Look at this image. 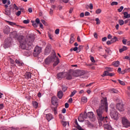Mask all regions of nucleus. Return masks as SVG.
<instances>
[{"label":"nucleus","instance_id":"f257e3e1","mask_svg":"<svg viewBox=\"0 0 130 130\" xmlns=\"http://www.w3.org/2000/svg\"><path fill=\"white\" fill-rule=\"evenodd\" d=\"M96 114L98 115V119L99 120V122L101 123H105V122H107V119H108V117L107 116L104 117L103 116V112H104V110L99 108L96 110Z\"/></svg>","mask_w":130,"mask_h":130},{"label":"nucleus","instance_id":"f03ea898","mask_svg":"<svg viewBox=\"0 0 130 130\" xmlns=\"http://www.w3.org/2000/svg\"><path fill=\"white\" fill-rule=\"evenodd\" d=\"M53 62V67H56V66L59 63V59L58 57H56L55 55H54L53 57H49L45 60L46 64H49L50 62Z\"/></svg>","mask_w":130,"mask_h":130},{"label":"nucleus","instance_id":"7ed1b4c3","mask_svg":"<svg viewBox=\"0 0 130 130\" xmlns=\"http://www.w3.org/2000/svg\"><path fill=\"white\" fill-rule=\"evenodd\" d=\"M101 109H103L106 111V112H108V103H107V98H104L103 99L101 100V104L99 105V107Z\"/></svg>","mask_w":130,"mask_h":130},{"label":"nucleus","instance_id":"20e7f679","mask_svg":"<svg viewBox=\"0 0 130 130\" xmlns=\"http://www.w3.org/2000/svg\"><path fill=\"white\" fill-rule=\"evenodd\" d=\"M75 71L73 70H70L68 72H64V78L66 77L67 80H72L73 79V76H76L75 75Z\"/></svg>","mask_w":130,"mask_h":130},{"label":"nucleus","instance_id":"39448f33","mask_svg":"<svg viewBox=\"0 0 130 130\" xmlns=\"http://www.w3.org/2000/svg\"><path fill=\"white\" fill-rule=\"evenodd\" d=\"M18 41L22 49H27V42L26 41V39L21 38L18 39Z\"/></svg>","mask_w":130,"mask_h":130},{"label":"nucleus","instance_id":"423d86ee","mask_svg":"<svg viewBox=\"0 0 130 130\" xmlns=\"http://www.w3.org/2000/svg\"><path fill=\"white\" fill-rule=\"evenodd\" d=\"M121 122L123 127H125L126 128H127L130 127V121L125 117H123L122 118Z\"/></svg>","mask_w":130,"mask_h":130},{"label":"nucleus","instance_id":"0eeeda50","mask_svg":"<svg viewBox=\"0 0 130 130\" xmlns=\"http://www.w3.org/2000/svg\"><path fill=\"white\" fill-rule=\"evenodd\" d=\"M12 43V38H8L7 39L5 40V41L4 42V47L5 48H8V47H10L11 46V44Z\"/></svg>","mask_w":130,"mask_h":130},{"label":"nucleus","instance_id":"6e6552de","mask_svg":"<svg viewBox=\"0 0 130 130\" xmlns=\"http://www.w3.org/2000/svg\"><path fill=\"white\" fill-rule=\"evenodd\" d=\"M87 117L89 118L90 121H95L96 117L92 112H89L87 113Z\"/></svg>","mask_w":130,"mask_h":130},{"label":"nucleus","instance_id":"1a4fd4ad","mask_svg":"<svg viewBox=\"0 0 130 130\" xmlns=\"http://www.w3.org/2000/svg\"><path fill=\"white\" fill-rule=\"evenodd\" d=\"M110 116L113 119L117 120L118 119V114L115 111H111L110 113Z\"/></svg>","mask_w":130,"mask_h":130},{"label":"nucleus","instance_id":"9d476101","mask_svg":"<svg viewBox=\"0 0 130 130\" xmlns=\"http://www.w3.org/2000/svg\"><path fill=\"white\" fill-rule=\"evenodd\" d=\"M74 72L76 74L74 77H79L80 76H85L86 75V72L84 70H77Z\"/></svg>","mask_w":130,"mask_h":130},{"label":"nucleus","instance_id":"9b49d317","mask_svg":"<svg viewBox=\"0 0 130 130\" xmlns=\"http://www.w3.org/2000/svg\"><path fill=\"white\" fill-rule=\"evenodd\" d=\"M41 53V48L36 46L34 49V56H37Z\"/></svg>","mask_w":130,"mask_h":130},{"label":"nucleus","instance_id":"f8f14e48","mask_svg":"<svg viewBox=\"0 0 130 130\" xmlns=\"http://www.w3.org/2000/svg\"><path fill=\"white\" fill-rule=\"evenodd\" d=\"M34 40H35V39H34V36H29L28 38V44L27 45L28 46H32L33 45V42H34Z\"/></svg>","mask_w":130,"mask_h":130},{"label":"nucleus","instance_id":"ddd939ff","mask_svg":"<svg viewBox=\"0 0 130 130\" xmlns=\"http://www.w3.org/2000/svg\"><path fill=\"white\" fill-rule=\"evenodd\" d=\"M116 108L119 111H124V107H123V104L122 103H118L116 105Z\"/></svg>","mask_w":130,"mask_h":130},{"label":"nucleus","instance_id":"4468645a","mask_svg":"<svg viewBox=\"0 0 130 130\" xmlns=\"http://www.w3.org/2000/svg\"><path fill=\"white\" fill-rule=\"evenodd\" d=\"M58 99H57V98L56 96H53L51 99V102L52 104L53 105H57L58 104Z\"/></svg>","mask_w":130,"mask_h":130},{"label":"nucleus","instance_id":"2eb2a0df","mask_svg":"<svg viewBox=\"0 0 130 130\" xmlns=\"http://www.w3.org/2000/svg\"><path fill=\"white\" fill-rule=\"evenodd\" d=\"M99 123L101 125L103 124L104 128H106V129L112 130V127L111 126V125L106 124V123L104 124V123H103V124H102V123L99 122Z\"/></svg>","mask_w":130,"mask_h":130},{"label":"nucleus","instance_id":"dca6fc26","mask_svg":"<svg viewBox=\"0 0 130 130\" xmlns=\"http://www.w3.org/2000/svg\"><path fill=\"white\" fill-rule=\"evenodd\" d=\"M115 75V73H108L107 72H104L103 76L104 77H105L106 76H108L109 77H113V76Z\"/></svg>","mask_w":130,"mask_h":130},{"label":"nucleus","instance_id":"f3484780","mask_svg":"<svg viewBox=\"0 0 130 130\" xmlns=\"http://www.w3.org/2000/svg\"><path fill=\"white\" fill-rule=\"evenodd\" d=\"M50 51H51V48H50V47L47 46L45 49V54L48 55L49 53H50Z\"/></svg>","mask_w":130,"mask_h":130},{"label":"nucleus","instance_id":"a211bd4d","mask_svg":"<svg viewBox=\"0 0 130 130\" xmlns=\"http://www.w3.org/2000/svg\"><path fill=\"white\" fill-rule=\"evenodd\" d=\"M58 79L64 78V72H60L57 75Z\"/></svg>","mask_w":130,"mask_h":130},{"label":"nucleus","instance_id":"6ab92c4d","mask_svg":"<svg viewBox=\"0 0 130 130\" xmlns=\"http://www.w3.org/2000/svg\"><path fill=\"white\" fill-rule=\"evenodd\" d=\"M10 27L9 26H6L3 30L5 34H9L10 33Z\"/></svg>","mask_w":130,"mask_h":130},{"label":"nucleus","instance_id":"aec40b11","mask_svg":"<svg viewBox=\"0 0 130 130\" xmlns=\"http://www.w3.org/2000/svg\"><path fill=\"white\" fill-rule=\"evenodd\" d=\"M57 96L59 98V99H62V97L63 96V92H62V91L60 90L58 92Z\"/></svg>","mask_w":130,"mask_h":130},{"label":"nucleus","instance_id":"412c9836","mask_svg":"<svg viewBox=\"0 0 130 130\" xmlns=\"http://www.w3.org/2000/svg\"><path fill=\"white\" fill-rule=\"evenodd\" d=\"M46 118H47L48 121H50L53 118V116L51 114H48L46 115Z\"/></svg>","mask_w":130,"mask_h":130},{"label":"nucleus","instance_id":"4be33fe9","mask_svg":"<svg viewBox=\"0 0 130 130\" xmlns=\"http://www.w3.org/2000/svg\"><path fill=\"white\" fill-rule=\"evenodd\" d=\"M15 62L19 67H23V66H24V63H23L22 61H20V60L16 59Z\"/></svg>","mask_w":130,"mask_h":130},{"label":"nucleus","instance_id":"5701e85b","mask_svg":"<svg viewBox=\"0 0 130 130\" xmlns=\"http://www.w3.org/2000/svg\"><path fill=\"white\" fill-rule=\"evenodd\" d=\"M11 36L13 38H17L18 37V32L16 31H13L11 32Z\"/></svg>","mask_w":130,"mask_h":130},{"label":"nucleus","instance_id":"b1692460","mask_svg":"<svg viewBox=\"0 0 130 130\" xmlns=\"http://www.w3.org/2000/svg\"><path fill=\"white\" fill-rule=\"evenodd\" d=\"M75 35L74 34H72L71 35V38H70V43L72 44V43H74L75 42Z\"/></svg>","mask_w":130,"mask_h":130},{"label":"nucleus","instance_id":"393cba45","mask_svg":"<svg viewBox=\"0 0 130 130\" xmlns=\"http://www.w3.org/2000/svg\"><path fill=\"white\" fill-rule=\"evenodd\" d=\"M6 22L9 24V25H10V26H17V27L19 26V25H17L16 24V23L15 22H11V21H8V20H6Z\"/></svg>","mask_w":130,"mask_h":130},{"label":"nucleus","instance_id":"a878e982","mask_svg":"<svg viewBox=\"0 0 130 130\" xmlns=\"http://www.w3.org/2000/svg\"><path fill=\"white\" fill-rule=\"evenodd\" d=\"M24 77L25 78V79H31V77H32V76L31 75V73L30 72H26L24 75Z\"/></svg>","mask_w":130,"mask_h":130},{"label":"nucleus","instance_id":"bb28decb","mask_svg":"<svg viewBox=\"0 0 130 130\" xmlns=\"http://www.w3.org/2000/svg\"><path fill=\"white\" fill-rule=\"evenodd\" d=\"M112 65L114 66V67H117L119 66V61H116L112 62Z\"/></svg>","mask_w":130,"mask_h":130},{"label":"nucleus","instance_id":"cd10ccee","mask_svg":"<svg viewBox=\"0 0 130 130\" xmlns=\"http://www.w3.org/2000/svg\"><path fill=\"white\" fill-rule=\"evenodd\" d=\"M85 124H86V125H88V126H90V127H93V126H94V125L91 124V123H90L88 120L85 121Z\"/></svg>","mask_w":130,"mask_h":130},{"label":"nucleus","instance_id":"c85d7f7f","mask_svg":"<svg viewBox=\"0 0 130 130\" xmlns=\"http://www.w3.org/2000/svg\"><path fill=\"white\" fill-rule=\"evenodd\" d=\"M124 17L126 19H127L128 18H130V14H128L127 12H125L123 13Z\"/></svg>","mask_w":130,"mask_h":130},{"label":"nucleus","instance_id":"c756f323","mask_svg":"<svg viewBox=\"0 0 130 130\" xmlns=\"http://www.w3.org/2000/svg\"><path fill=\"white\" fill-rule=\"evenodd\" d=\"M5 14L7 16H10V15H11V11L8 10V9H6Z\"/></svg>","mask_w":130,"mask_h":130},{"label":"nucleus","instance_id":"7c9ffc66","mask_svg":"<svg viewBox=\"0 0 130 130\" xmlns=\"http://www.w3.org/2000/svg\"><path fill=\"white\" fill-rule=\"evenodd\" d=\"M32 105L35 108H37L38 107V103L36 101L32 102Z\"/></svg>","mask_w":130,"mask_h":130},{"label":"nucleus","instance_id":"2f4dec72","mask_svg":"<svg viewBox=\"0 0 130 130\" xmlns=\"http://www.w3.org/2000/svg\"><path fill=\"white\" fill-rule=\"evenodd\" d=\"M81 101L82 102H84V103H86L88 101V100L87 99V98L86 96H83L81 98Z\"/></svg>","mask_w":130,"mask_h":130},{"label":"nucleus","instance_id":"473e14b6","mask_svg":"<svg viewBox=\"0 0 130 130\" xmlns=\"http://www.w3.org/2000/svg\"><path fill=\"white\" fill-rule=\"evenodd\" d=\"M118 39L116 37H114L111 40V41L112 43H114V42H116L117 41Z\"/></svg>","mask_w":130,"mask_h":130},{"label":"nucleus","instance_id":"72a5a7b5","mask_svg":"<svg viewBox=\"0 0 130 130\" xmlns=\"http://www.w3.org/2000/svg\"><path fill=\"white\" fill-rule=\"evenodd\" d=\"M78 119L80 122H83V121H84V118L81 115L78 117Z\"/></svg>","mask_w":130,"mask_h":130},{"label":"nucleus","instance_id":"f704fd0d","mask_svg":"<svg viewBox=\"0 0 130 130\" xmlns=\"http://www.w3.org/2000/svg\"><path fill=\"white\" fill-rule=\"evenodd\" d=\"M61 87L63 92H66L67 90H68V87H67L66 85H62Z\"/></svg>","mask_w":130,"mask_h":130},{"label":"nucleus","instance_id":"c9c22d12","mask_svg":"<svg viewBox=\"0 0 130 130\" xmlns=\"http://www.w3.org/2000/svg\"><path fill=\"white\" fill-rule=\"evenodd\" d=\"M106 70H107V71L105 72H107L108 74H109L110 72H112V68H111L106 67Z\"/></svg>","mask_w":130,"mask_h":130},{"label":"nucleus","instance_id":"e433bc0d","mask_svg":"<svg viewBox=\"0 0 130 130\" xmlns=\"http://www.w3.org/2000/svg\"><path fill=\"white\" fill-rule=\"evenodd\" d=\"M30 22L31 23H32V26H34L35 28H37L38 25H37V23L35 22V21L31 20Z\"/></svg>","mask_w":130,"mask_h":130},{"label":"nucleus","instance_id":"4c0bfd02","mask_svg":"<svg viewBox=\"0 0 130 130\" xmlns=\"http://www.w3.org/2000/svg\"><path fill=\"white\" fill-rule=\"evenodd\" d=\"M52 109L53 110V111H54V114H57V107H54V108H52Z\"/></svg>","mask_w":130,"mask_h":130},{"label":"nucleus","instance_id":"58836bf2","mask_svg":"<svg viewBox=\"0 0 130 130\" xmlns=\"http://www.w3.org/2000/svg\"><path fill=\"white\" fill-rule=\"evenodd\" d=\"M78 48V51H77V53H78V52H80V51H81V50H82V49H83V48H84V46H83V45H80Z\"/></svg>","mask_w":130,"mask_h":130},{"label":"nucleus","instance_id":"ea45409f","mask_svg":"<svg viewBox=\"0 0 130 130\" xmlns=\"http://www.w3.org/2000/svg\"><path fill=\"white\" fill-rule=\"evenodd\" d=\"M112 93H115V94H117V93H118V90H117V89H114V88H113L111 90Z\"/></svg>","mask_w":130,"mask_h":130},{"label":"nucleus","instance_id":"a19ab883","mask_svg":"<svg viewBox=\"0 0 130 130\" xmlns=\"http://www.w3.org/2000/svg\"><path fill=\"white\" fill-rule=\"evenodd\" d=\"M118 23L120 26H122L124 24V21L123 20L120 19L118 21Z\"/></svg>","mask_w":130,"mask_h":130},{"label":"nucleus","instance_id":"79ce46f5","mask_svg":"<svg viewBox=\"0 0 130 130\" xmlns=\"http://www.w3.org/2000/svg\"><path fill=\"white\" fill-rule=\"evenodd\" d=\"M81 115L83 118V119L87 118V117H88V113H84L83 114H82Z\"/></svg>","mask_w":130,"mask_h":130},{"label":"nucleus","instance_id":"37998d69","mask_svg":"<svg viewBox=\"0 0 130 130\" xmlns=\"http://www.w3.org/2000/svg\"><path fill=\"white\" fill-rule=\"evenodd\" d=\"M9 61L11 64H15V61L12 58H9Z\"/></svg>","mask_w":130,"mask_h":130},{"label":"nucleus","instance_id":"c03bdc74","mask_svg":"<svg viewBox=\"0 0 130 130\" xmlns=\"http://www.w3.org/2000/svg\"><path fill=\"white\" fill-rule=\"evenodd\" d=\"M106 52H107V53H108V54H110V53H111V50H110V48H108L105 50Z\"/></svg>","mask_w":130,"mask_h":130},{"label":"nucleus","instance_id":"a18cd8bd","mask_svg":"<svg viewBox=\"0 0 130 130\" xmlns=\"http://www.w3.org/2000/svg\"><path fill=\"white\" fill-rule=\"evenodd\" d=\"M74 122L75 123L76 125H77V128L78 129L79 128V126H80V125H79V123H78V120H77V119H76L74 121Z\"/></svg>","mask_w":130,"mask_h":130},{"label":"nucleus","instance_id":"49530a36","mask_svg":"<svg viewBox=\"0 0 130 130\" xmlns=\"http://www.w3.org/2000/svg\"><path fill=\"white\" fill-rule=\"evenodd\" d=\"M119 84H120V85H122V86H124V85H125V83H124V82L118 79V80Z\"/></svg>","mask_w":130,"mask_h":130},{"label":"nucleus","instance_id":"de8ad7c7","mask_svg":"<svg viewBox=\"0 0 130 130\" xmlns=\"http://www.w3.org/2000/svg\"><path fill=\"white\" fill-rule=\"evenodd\" d=\"M95 21L96 22V25H100L101 21L99 20V18L95 19Z\"/></svg>","mask_w":130,"mask_h":130},{"label":"nucleus","instance_id":"09e8293b","mask_svg":"<svg viewBox=\"0 0 130 130\" xmlns=\"http://www.w3.org/2000/svg\"><path fill=\"white\" fill-rule=\"evenodd\" d=\"M23 23L24 24H29V23H30V20L29 19L24 20H23Z\"/></svg>","mask_w":130,"mask_h":130},{"label":"nucleus","instance_id":"8fccbe9b","mask_svg":"<svg viewBox=\"0 0 130 130\" xmlns=\"http://www.w3.org/2000/svg\"><path fill=\"white\" fill-rule=\"evenodd\" d=\"M123 10V6H121L119 9H118V12H119V13H120Z\"/></svg>","mask_w":130,"mask_h":130},{"label":"nucleus","instance_id":"3c124183","mask_svg":"<svg viewBox=\"0 0 130 130\" xmlns=\"http://www.w3.org/2000/svg\"><path fill=\"white\" fill-rule=\"evenodd\" d=\"M77 93V91L76 90H74L72 93L70 95V97H73L75 94Z\"/></svg>","mask_w":130,"mask_h":130},{"label":"nucleus","instance_id":"603ef678","mask_svg":"<svg viewBox=\"0 0 130 130\" xmlns=\"http://www.w3.org/2000/svg\"><path fill=\"white\" fill-rule=\"evenodd\" d=\"M111 5L112 6H117V5H118V3L116 2H112V3L111 4Z\"/></svg>","mask_w":130,"mask_h":130},{"label":"nucleus","instance_id":"864d4df0","mask_svg":"<svg viewBox=\"0 0 130 130\" xmlns=\"http://www.w3.org/2000/svg\"><path fill=\"white\" fill-rule=\"evenodd\" d=\"M101 12H102L101 9H98V10H96L95 13H96V14H100L101 13Z\"/></svg>","mask_w":130,"mask_h":130},{"label":"nucleus","instance_id":"5fc2aeb1","mask_svg":"<svg viewBox=\"0 0 130 130\" xmlns=\"http://www.w3.org/2000/svg\"><path fill=\"white\" fill-rule=\"evenodd\" d=\"M61 124L63 125V126H64V127L67 126V122L62 121L61 122Z\"/></svg>","mask_w":130,"mask_h":130},{"label":"nucleus","instance_id":"6e6d98bb","mask_svg":"<svg viewBox=\"0 0 130 130\" xmlns=\"http://www.w3.org/2000/svg\"><path fill=\"white\" fill-rule=\"evenodd\" d=\"M127 72V70L125 69L124 70H122L121 72V74L122 75H124V74H125V73Z\"/></svg>","mask_w":130,"mask_h":130},{"label":"nucleus","instance_id":"4d7b16f0","mask_svg":"<svg viewBox=\"0 0 130 130\" xmlns=\"http://www.w3.org/2000/svg\"><path fill=\"white\" fill-rule=\"evenodd\" d=\"M21 11H18L16 13V16H17V17H19V16H20V15H21Z\"/></svg>","mask_w":130,"mask_h":130},{"label":"nucleus","instance_id":"13d9d810","mask_svg":"<svg viewBox=\"0 0 130 130\" xmlns=\"http://www.w3.org/2000/svg\"><path fill=\"white\" fill-rule=\"evenodd\" d=\"M90 60L92 62H95V59H94V57L93 56L90 57Z\"/></svg>","mask_w":130,"mask_h":130},{"label":"nucleus","instance_id":"bf43d9fd","mask_svg":"<svg viewBox=\"0 0 130 130\" xmlns=\"http://www.w3.org/2000/svg\"><path fill=\"white\" fill-rule=\"evenodd\" d=\"M55 34L56 35L59 34V29L57 28L55 30Z\"/></svg>","mask_w":130,"mask_h":130},{"label":"nucleus","instance_id":"052dcab7","mask_svg":"<svg viewBox=\"0 0 130 130\" xmlns=\"http://www.w3.org/2000/svg\"><path fill=\"white\" fill-rule=\"evenodd\" d=\"M36 22L37 23V24H40V20L39 19V18L36 19Z\"/></svg>","mask_w":130,"mask_h":130},{"label":"nucleus","instance_id":"680f3d73","mask_svg":"<svg viewBox=\"0 0 130 130\" xmlns=\"http://www.w3.org/2000/svg\"><path fill=\"white\" fill-rule=\"evenodd\" d=\"M14 9L17 10H19L18 7L17 6V5H16L15 4H14Z\"/></svg>","mask_w":130,"mask_h":130},{"label":"nucleus","instance_id":"e2e57ef3","mask_svg":"<svg viewBox=\"0 0 130 130\" xmlns=\"http://www.w3.org/2000/svg\"><path fill=\"white\" fill-rule=\"evenodd\" d=\"M126 41H127V40L126 39H124L122 40V43L123 44H124V45H125L126 44Z\"/></svg>","mask_w":130,"mask_h":130},{"label":"nucleus","instance_id":"0e129e2a","mask_svg":"<svg viewBox=\"0 0 130 130\" xmlns=\"http://www.w3.org/2000/svg\"><path fill=\"white\" fill-rule=\"evenodd\" d=\"M107 44L108 45H110V44H112V42H111V41H108L107 42Z\"/></svg>","mask_w":130,"mask_h":130},{"label":"nucleus","instance_id":"69168bd1","mask_svg":"<svg viewBox=\"0 0 130 130\" xmlns=\"http://www.w3.org/2000/svg\"><path fill=\"white\" fill-rule=\"evenodd\" d=\"M89 7L90 10H93V4H92L91 3L90 4Z\"/></svg>","mask_w":130,"mask_h":130},{"label":"nucleus","instance_id":"338daca9","mask_svg":"<svg viewBox=\"0 0 130 130\" xmlns=\"http://www.w3.org/2000/svg\"><path fill=\"white\" fill-rule=\"evenodd\" d=\"M128 22H130V19H127V20H125L124 23H125V24H127V23H128Z\"/></svg>","mask_w":130,"mask_h":130},{"label":"nucleus","instance_id":"774afa93","mask_svg":"<svg viewBox=\"0 0 130 130\" xmlns=\"http://www.w3.org/2000/svg\"><path fill=\"white\" fill-rule=\"evenodd\" d=\"M28 12H29V13H32V12H33V10H32L31 8H29L28 9Z\"/></svg>","mask_w":130,"mask_h":130}]
</instances>
